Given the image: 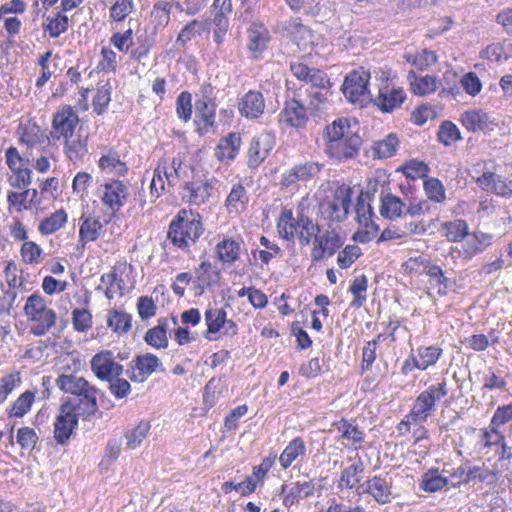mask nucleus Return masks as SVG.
Returning a JSON list of instances; mask_svg holds the SVG:
<instances>
[{"instance_id": "864d4df0", "label": "nucleus", "mask_w": 512, "mask_h": 512, "mask_svg": "<svg viewBox=\"0 0 512 512\" xmlns=\"http://www.w3.org/2000/svg\"><path fill=\"white\" fill-rule=\"evenodd\" d=\"M425 193L431 201L441 203L445 200V189L437 178H429L424 181Z\"/></svg>"}, {"instance_id": "6ab92c4d", "label": "nucleus", "mask_w": 512, "mask_h": 512, "mask_svg": "<svg viewBox=\"0 0 512 512\" xmlns=\"http://www.w3.org/2000/svg\"><path fill=\"white\" fill-rule=\"evenodd\" d=\"M362 492L370 494L379 504L391 501V478L374 476L359 487Z\"/></svg>"}, {"instance_id": "f257e3e1", "label": "nucleus", "mask_w": 512, "mask_h": 512, "mask_svg": "<svg viewBox=\"0 0 512 512\" xmlns=\"http://www.w3.org/2000/svg\"><path fill=\"white\" fill-rule=\"evenodd\" d=\"M326 154L337 160L354 158L362 145L359 127L351 126L348 119H337L326 127Z\"/></svg>"}, {"instance_id": "58836bf2", "label": "nucleus", "mask_w": 512, "mask_h": 512, "mask_svg": "<svg viewBox=\"0 0 512 512\" xmlns=\"http://www.w3.org/2000/svg\"><path fill=\"white\" fill-rule=\"evenodd\" d=\"M68 27L69 19L61 12L56 13L53 17H48L44 23V30L47 31L52 38H56L66 32Z\"/></svg>"}, {"instance_id": "ddd939ff", "label": "nucleus", "mask_w": 512, "mask_h": 512, "mask_svg": "<svg viewBox=\"0 0 512 512\" xmlns=\"http://www.w3.org/2000/svg\"><path fill=\"white\" fill-rule=\"evenodd\" d=\"M462 125L471 132L489 133L497 126L496 119L483 110H469L461 114Z\"/></svg>"}, {"instance_id": "e433bc0d", "label": "nucleus", "mask_w": 512, "mask_h": 512, "mask_svg": "<svg viewBox=\"0 0 512 512\" xmlns=\"http://www.w3.org/2000/svg\"><path fill=\"white\" fill-rule=\"evenodd\" d=\"M368 288V279L365 275L356 277L349 287V292L353 295L351 307L360 308L366 302V291Z\"/></svg>"}, {"instance_id": "20e7f679", "label": "nucleus", "mask_w": 512, "mask_h": 512, "mask_svg": "<svg viewBox=\"0 0 512 512\" xmlns=\"http://www.w3.org/2000/svg\"><path fill=\"white\" fill-rule=\"evenodd\" d=\"M278 231L286 240L297 237L301 246H307L317 233L319 226L303 212L294 217L291 210H284L278 221Z\"/></svg>"}, {"instance_id": "9d476101", "label": "nucleus", "mask_w": 512, "mask_h": 512, "mask_svg": "<svg viewBox=\"0 0 512 512\" xmlns=\"http://www.w3.org/2000/svg\"><path fill=\"white\" fill-rule=\"evenodd\" d=\"M343 243V239L334 228H328L322 234L317 233L311 251L312 260L319 262L325 257H332Z\"/></svg>"}, {"instance_id": "473e14b6", "label": "nucleus", "mask_w": 512, "mask_h": 512, "mask_svg": "<svg viewBox=\"0 0 512 512\" xmlns=\"http://www.w3.org/2000/svg\"><path fill=\"white\" fill-rule=\"evenodd\" d=\"M106 322L113 332L127 333L132 326V317L124 311L114 309L109 311Z\"/></svg>"}, {"instance_id": "a878e982", "label": "nucleus", "mask_w": 512, "mask_h": 512, "mask_svg": "<svg viewBox=\"0 0 512 512\" xmlns=\"http://www.w3.org/2000/svg\"><path fill=\"white\" fill-rule=\"evenodd\" d=\"M215 250L220 262L223 264H233L239 258L241 246L236 240L224 238L217 243Z\"/></svg>"}, {"instance_id": "cd10ccee", "label": "nucleus", "mask_w": 512, "mask_h": 512, "mask_svg": "<svg viewBox=\"0 0 512 512\" xmlns=\"http://www.w3.org/2000/svg\"><path fill=\"white\" fill-rule=\"evenodd\" d=\"M405 207L406 203L391 193L381 196L380 214L387 219L401 217Z\"/></svg>"}, {"instance_id": "a18cd8bd", "label": "nucleus", "mask_w": 512, "mask_h": 512, "mask_svg": "<svg viewBox=\"0 0 512 512\" xmlns=\"http://www.w3.org/2000/svg\"><path fill=\"white\" fill-rule=\"evenodd\" d=\"M21 384V375L18 371H13L0 378V405L5 402L7 397Z\"/></svg>"}, {"instance_id": "f8f14e48", "label": "nucleus", "mask_w": 512, "mask_h": 512, "mask_svg": "<svg viewBox=\"0 0 512 512\" xmlns=\"http://www.w3.org/2000/svg\"><path fill=\"white\" fill-rule=\"evenodd\" d=\"M161 365L160 359L154 354L138 355L129 363L126 374L132 381L142 383Z\"/></svg>"}, {"instance_id": "09e8293b", "label": "nucleus", "mask_w": 512, "mask_h": 512, "mask_svg": "<svg viewBox=\"0 0 512 512\" xmlns=\"http://www.w3.org/2000/svg\"><path fill=\"white\" fill-rule=\"evenodd\" d=\"M38 192L36 189H26L21 193L9 192L7 196V202L11 206L19 205L18 210L28 209L27 203H35Z\"/></svg>"}, {"instance_id": "37998d69", "label": "nucleus", "mask_w": 512, "mask_h": 512, "mask_svg": "<svg viewBox=\"0 0 512 512\" xmlns=\"http://www.w3.org/2000/svg\"><path fill=\"white\" fill-rule=\"evenodd\" d=\"M438 141L445 146L457 142L461 139V134L458 127L451 121H444L437 133Z\"/></svg>"}, {"instance_id": "ea45409f", "label": "nucleus", "mask_w": 512, "mask_h": 512, "mask_svg": "<svg viewBox=\"0 0 512 512\" xmlns=\"http://www.w3.org/2000/svg\"><path fill=\"white\" fill-rule=\"evenodd\" d=\"M35 401V393L27 390L22 393L13 403L9 410L11 417H23L31 408Z\"/></svg>"}, {"instance_id": "774afa93", "label": "nucleus", "mask_w": 512, "mask_h": 512, "mask_svg": "<svg viewBox=\"0 0 512 512\" xmlns=\"http://www.w3.org/2000/svg\"><path fill=\"white\" fill-rule=\"evenodd\" d=\"M133 9L132 0H117L110 9V16L115 21H122Z\"/></svg>"}, {"instance_id": "49530a36", "label": "nucleus", "mask_w": 512, "mask_h": 512, "mask_svg": "<svg viewBox=\"0 0 512 512\" xmlns=\"http://www.w3.org/2000/svg\"><path fill=\"white\" fill-rule=\"evenodd\" d=\"M447 485V479L437 471L430 470L422 476L420 487L430 493L437 492Z\"/></svg>"}, {"instance_id": "423d86ee", "label": "nucleus", "mask_w": 512, "mask_h": 512, "mask_svg": "<svg viewBox=\"0 0 512 512\" xmlns=\"http://www.w3.org/2000/svg\"><path fill=\"white\" fill-rule=\"evenodd\" d=\"M370 73L363 68L350 72L342 85V91L346 99L363 107L373 101L372 95L368 90V81Z\"/></svg>"}, {"instance_id": "9b49d317", "label": "nucleus", "mask_w": 512, "mask_h": 512, "mask_svg": "<svg viewBox=\"0 0 512 512\" xmlns=\"http://www.w3.org/2000/svg\"><path fill=\"white\" fill-rule=\"evenodd\" d=\"M436 410V403L428 395L417 396L410 413L398 425V430L406 432L410 430V426L420 425L424 423L428 417Z\"/></svg>"}, {"instance_id": "aec40b11", "label": "nucleus", "mask_w": 512, "mask_h": 512, "mask_svg": "<svg viewBox=\"0 0 512 512\" xmlns=\"http://www.w3.org/2000/svg\"><path fill=\"white\" fill-rule=\"evenodd\" d=\"M104 191L102 196L103 203L113 212H116L124 205L128 196L127 186L119 180L106 182L103 185Z\"/></svg>"}, {"instance_id": "69168bd1", "label": "nucleus", "mask_w": 512, "mask_h": 512, "mask_svg": "<svg viewBox=\"0 0 512 512\" xmlns=\"http://www.w3.org/2000/svg\"><path fill=\"white\" fill-rule=\"evenodd\" d=\"M166 173V165L159 164L153 173V178L150 183V191L151 195L155 198H158L162 191L165 189V180L162 177V174Z\"/></svg>"}, {"instance_id": "a211bd4d", "label": "nucleus", "mask_w": 512, "mask_h": 512, "mask_svg": "<svg viewBox=\"0 0 512 512\" xmlns=\"http://www.w3.org/2000/svg\"><path fill=\"white\" fill-rule=\"evenodd\" d=\"M264 109L265 100L260 91H248L238 103L239 113L247 119H258Z\"/></svg>"}, {"instance_id": "b1692460", "label": "nucleus", "mask_w": 512, "mask_h": 512, "mask_svg": "<svg viewBox=\"0 0 512 512\" xmlns=\"http://www.w3.org/2000/svg\"><path fill=\"white\" fill-rule=\"evenodd\" d=\"M103 224L96 217H87L79 229L78 250L83 251L88 242L96 241L103 231Z\"/></svg>"}, {"instance_id": "f704fd0d", "label": "nucleus", "mask_w": 512, "mask_h": 512, "mask_svg": "<svg viewBox=\"0 0 512 512\" xmlns=\"http://www.w3.org/2000/svg\"><path fill=\"white\" fill-rule=\"evenodd\" d=\"M226 311L224 309L210 308L205 312V321L207 324V331L205 337L209 340L212 338L209 334H215L219 332L222 326L225 324Z\"/></svg>"}, {"instance_id": "7c9ffc66", "label": "nucleus", "mask_w": 512, "mask_h": 512, "mask_svg": "<svg viewBox=\"0 0 512 512\" xmlns=\"http://www.w3.org/2000/svg\"><path fill=\"white\" fill-rule=\"evenodd\" d=\"M196 122H203L204 126L199 127L200 131L207 132L208 128L215 125L216 104L215 102H195Z\"/></svg>"}, {"instance_id": "bf43d9fd", "label": "nucleus", "mask_w": 512, "mask_h": 512, "mask_svg": "<svg viewBox=\"0 0 512 512\" xmlns=\"http://www.w3.org/2000/svg\"><path fill=\"white\" fill-rule=\"evenodd\" d=\"M310 85V88H331L332 84L327 74L317 68H310V72L307 73L304 81Z\"/></svg>"}, {"instance_id": "052dcab7", "label": "nucleus", "mask_w": 512, "mask_h": 512, "mask_svg": "<svg viewBox=\"0 0 512 512\" xmlns=\"http://www.w3.org/2000/svg\"><path fill=\"white\" fill-rule=\"evenodd\" d=\"M484 56L494 62H502L511 58L512 54L507 51L506 45L503 43H493L484 51Z\"/></svg>"}, {"instance_id": "4be33fe9", "label": "nucleus", "mask_w": 512, "mask_h": 512, "mask_svg": "<svg viewBox=\"0 0 512 512\" xmlns=\"http://www.w3.org/2000/svg\"><path fill=\"white\" fill-rule=\"evenodd\" d=\"M406 99V94L402 88L387 87L379 91L378 96L374 99L375 105L383 112H391L398 108Z\"/></svg>"}, {"instance_id": "13d9d810", "label": "nucleus", "mask_w": 512, "mask_h": 512, "mask_svg": "<svg viewBox=\"0 0 512 512\" xmlns=\"http://www.w3.org/2000/svg\"><path fill=\"white\" fill-rule=\"evenodd\" d=\"M73 327L78 332H85L92 326V315L87 309L76 308L72 311Z\"/></svg>"}, {"instance_id": "7ed1b4c3", "label": "nucleus", "mask_w": 512, "mask_h": 512, "mask_svg": "<svg viewBox=\"0 0 512 512\" xmlns=\"http://www.w3.org/2000/svg\"><path fill=\"white\" fill-rule=\"evenodd\" d=\"M201 217L191 210H180L169 225L167 237L173 245L185 249L196 241L203 233Z\"/></svg>"}, {"instance_id": "5fc2aeb1", "label": "nucleus", "mask_w": 512, "mask_h": 512, "mask_svg": "<svg viewBox=\"0 0 512 512\" xmlns=\"http://www.w3.org/2000/svg\"><path fill=\"white\" fill-rule=\"evenodd\" d=\"M249 201V197L245 187L238 183L233 185L226 199V205L229 208H238V205L244 207Z\"/></svg>"}, {"instance_id": "5701e85b", "label": "nucleus", "mask_w": 512, "mask_h": 512, "mask_svg": "<svg viewBox=\"0 0 512 512\" xmlns=\"http://www.w3.org/2000/svg\"><path fill=\"white\" fill-rule=\"evenodd\" d=\"M247 48L252 53H261L270 41L268 29L260 23H252L247 30Z\"/></svg>"}, {"instance_id": "2eb2a0df", "label": "nucleus", "mask_w": 512, "mask_h": 512, "mask_svg": "<svg viewBox=\"0 0 512 512\" xmlns=\"http://www.w3.org/2000/svg\"><path fill=\"white\" fill-rule=\"evenodd\" d=\"M309 112V107H305L302 102L293 97L285 101L280 113V121H284L291 127L300 128L308 121Z\"/></svg>"}, {"instance_id": "0eeeda50", "label": "nucleus", "mask_w": 512, "mask_h": 512, "mask_svg": "<svg viewBox=\"0 0 512 512\" xmlns=\"http://www.w3.org/2000/svg\"><path fill=\"white\" fill-rule=\"evenodd\" d=\"M352 188L341 185L336 188L332 197H327L320 205L324 219L332 222H342L346 219L351 204Z\"/></svg>"}, {"instance_id": "c9c22d12", "label": "nucleus", "mask_w": 512, "mask_h": 512, "mask_svg": "<svg viewBox=\"0 0 512 512\" xmlns=\"http://www.w3.org/2000/svg\"><path fill=\"white\" fill-rule=\"evenodd\" d=\"M67 222V214L64 210L60 209L49 217L43 219L38 227L42 235H50L58 231Z\"/></svg>"}, {"instance_id": "4468645a", "label": "nucleus", "mask_w": 512, "mask_h": 512, "mask_svg": "<svg viewBox=\"0 0 512 512\" xmlns=\"http://www.w3.org/2000/svg\"><path fill=\"white\" fill-rule=\"evenodd\" d=\"M275 145V136L272 133H262L255 136L250 143L248 150V164L250 167H257L268 156Z\"/></svg>"}, {"instance_id": "39448f33", "label": "nucleus", "mask_w": 512, "mask_h": 512, "mask_svg": "<svg viewBox=\"0 0 512 512\" xmlns=\"http://www.w3.org/2000/svg\"><path fill=\"white\" fill-rule=\"evenodd\" d=\"M24 311L28 319L33 323L31 332L35 336L45 335L55 325V311L48 308L46 300L36 293L28 297Z\"/></svg>"}, {"instance_id": "c756f323", "label": "nucleus", "mask_w": 512, "mask_h": 512, "mask_svg": "<svg viewBox=\"0 0 512 512\" xmlns=\"http://www.w3.org/2000/svg\"><path fill=\"white\" fill-rule=\"evenodd\" d=\"M322 169V164L313 161L300 163L293 167L288 175L290 182L294 180L307 181L317 176Z\"/></svg>"}, {"instance_id": "4d7b16f0", "label": "nucleus", "mask_w": 512, "mask_h": 512, "mask_svg": "<svg viewBox=\"0 0 512 512\" xmlns=\"http://www.w3.org/2000/svg\"><path fill=\"white\" fill-rule=\"evenodd\" d=\"M361 255V249L357 245H347L339 252L337 264L341 269L349 268Z\"/></svg>"}, {"instance_id": "c85d7f7f", "label": "nucleus", "mask_w": 512, "mask_h": 512, "mask_svg": "<svg viewBox=\"0 0 512 512\" xmlns=\"http://www.w3.org/2000/svg\"><path fill=\"white\" fill-rule=\"evenodd\" d=\"M411 90L414 94L424 96L430 94L437 89V77L435 76H422L417 77L413 71L408 74Z\"/></svg>"}, {"instance_id": "72a5a7b5", "label": "nucleus", "mask_w": 512, "mask_h": 512, "mask_svg": "<svg viewBox=\"0 0 512 512\" xmlns=\"http://www.w3.org/2000/svg\"><path fill=\"white\" fill-rule=\"evenodd\" d=\"M442 352V349L437 345L418 347L416 350L417 355L415 356L418 358L420 370L424 371L430 366L435 365L441 357Z\"/></svg>"}, {"instance_id": "bb28decb", "label": "nucleus", "mask_w": 512, "mask_h": 512, "mask_svg": "<svg viewBox=\"0 0 512 512\" xmlns=\"http://www.w3.org/2000/svg\"><path fill=\"white\" fill-rule=\"evenodd\" d=\"M63 139L65 153L70 160H79L87 153V136H82L79 131Z\"/></svg>"}, {"instance_id": "6e6d98bb", "label": "nucleus", "mask_w": 512, "mask_h": 512, "mask_svg": "<svg viewBox=\"0 0 512 512\" xmlns=\"http://www.w3.org/2000/svg\"><path fill=\"white\" fill-rule=\"evenodd\" d=\"M307 93L310 98L308 107L312 114L318 111L321 106L327 102L328 96L330 95V88H309L307 89Z\"/></svg>"}, {"instance_id": "680f3d73", "label": "nucleus", "mask_w": 512, "mask_h": 512, "mask_svg": "<svg viewBox=\"0 0 512 512\" xmlns=\"http://www.w3.org/2000/svg\"><path fill=\"white\" fill-rule=\"evenodd\" d=\"M110 101V89L107 86L99 87L92 101L93 110L98 115H101L108 107Z\"/></svg>"}, {"instance_id": "c03bdc74", "label": "nucleus", "mask_w": 512, "mask_h": 512, "mask_svg": "<svg viewBox=\"0 0 512 512\" xmlns=\"http://www.w3.org/2000/svg\"><path fill=\"white\" fill-rule=\"evenodd\" d=\"M398 144L397 136L391 133L385 139L375 143L374 153L380 159L389 158L396 153Z\"/></svg>"}, {"instance_id": "603ef678", "label": "nucleus", "mask_w": 512, "mask_h": 512, "mask_svg": "<svg viewBox=\"0 0 512 512\" xmlns=\"http://www.w3.org/2000/svg\"><path fill=\"white\" fill-rule=\"evenodd\" d=\"M176 113L184 122H188L192 115V95L187 91L181 92L176 99Z\"/></svg>"}, {"instance_id": "dca6fc26", "label": "nucleus", "mask_w": 512, "mask_h": 512, "mask_svg": "<svg viewBox=\"0 0 512 512\" xmlns=\"http://www.w3.org/2000/svg\"><path fill=\"white\" fill-rule=\"evenodd\" d=\"M81 414H76V410L68 405L62 406V414L57 417L55 422V438L60 445L70 437L73 428L77 425V419Z\"/></svg>"}, {"instance_id": "1a4fd4ad", "label": "nucleus", "mask_w": 512, "mask_h": 512, "mask_svg": "<svg viewBox=\"0 0 512 512\" xmlns=\"http://www.w3.org/2000/svg\"><path fill=\"white\" fill-rule=\"evenodd\" d=\"M79 123L77 112L69 105L60 107L53 115L52 129L50 135L54 140H60L63 137H71L76 132Z\"/></svg>"}, {"instance_id": "2f4dec72", "label": "nucleus", "mask_w": 512, "mask_h": 512, "mask_svg": "<svg viewBox=\"0 0 512 512\" xmlns=\"http://www.w3.org/2000/svg\"><path fill=\"white\" fill-rule=\"evenodd\" d=\"M232 12L231 0H214L210 6L208 20L212 24L229 25V14Z\"/></svg>"}, {"instance_id": "338daca9", "label": "nucleus", "mask_w": 512, "mask_h": 512, "mask_svg": "<svg viewBox=\"0 0 512 512\" xmlns=\"http://www.w3.org/2000/svg\"><path fill=\"white\" fill-rule=\"evenodd\" d=\"M314 493V484L310 481L296 482L290 488V497L292 502H296L299 499H304L311 496Z\"/></svg>"}, {"instance_id": "79ce46f5", "label": "nucleus", "mask_w": 512, "mask_h": 512, "mask_svg": "<svg viewBox=\"0 0 512 512\" xmlns=\"http://www.w3.org/2000/svg\"><path fill=\"white\" fill-rule=\"evenodd\" d=\"M150 428L151 426L149 422L141 421L135 428L129 430L125 434L126 446L134 448L136 446L143 445V442L146 439Z\"/></svg>"}, {"instance_id": "3c124183", "label": "nucleus", "mask_w": 512, "mask_h": 512, "mask_svg": "<svg viewBox=\"0 0 512 512\" xmlns=\"http://www.w3.org/2000/svg\"><path fill=\"white\" fill-rule=\"evenodd\" d=\"M99 166L101 169L107 172H113L118 175H122L126 172L127 168L116 153H109L103 155L99 160Z\"/></svg>"}, {"instance_id": "393cba45", "label": "nucleus", "mask_w": 512, "mask_h": 512, "mask_svg": "<svg viewBox=\"0 0 512 512\" xmlns=\"http://www.w3.org/2000/svg\"><path fill=\"white\" fill-rule=\"evenodd\" d=\"M168 321L166 318L158 319V325L149 329L144 337L145 342L156 348L165 349L168 347Z\"/></svg>"}, {"instance_id": "8fccbe9b", "label": "nucleus", "mask_w": 512, "mask_h": 512, "mask_svg": "<svg viewBox=\"0 0 512 512\" xmlns=\"http://www.w3.org/2000/svg\"><path fill=\"white\" fill-rule=\"evenodd\" d=\"M363 472L362 465L352 464L347 467L340 478L339 487L352 489L355 487L361 480V473Z\"/></svg>"}, {"instance_id": "f03ea898", "label": "nucleus", "mask_w": 512, "mask_h": 512, "mask_svg": "<svg viewBox=\"0 0 512 512\" xmlns=\"http://www.w3.org/2000/svg\"><path fill=\"white\" fill-rule=\"evenodd\" d=\"M56 385L63 392L79 397V402L71 406L76 410V414H81L84 418L95 414L98 409L99 390L84 377L76 374H62L57 378Z\"/></svg>"}, {"instance_id": "0e129e2a", "label": "nucleus", "mask_w": 512, "mask_h": 512, "mask_svg": "<svg viewBox=\"0 0 512 512\" xmlns=\"http://www.w3.org/2000/svg\"><path fill=\"white\" fill-rule=\"evenodd\" d=\"M241 145V137L238 133H229L218 144V149H228V159H234Z\"/></svg>"}, {"instance_id": "f3484780", "label": "nucleus", "mask_w": 512, "mask_h": 512, "mask_svg": "<svg viewBox=\"0 0 512 512\" xmlns=\"http://www.w3.org/2000/svg\"><path fill=\"white\" fill-rule=\"evenodd\" d=\"M213 186L208 179L186 182L182 192V198L194 205L205 203L211 196Z\"/></svg>"}, {"instance_id": "412c9836", "label": "nucleus", "mask_w": 512, "mask_h": 512, "mask_svg": "<svg viewBox=\"0 0 512 512\" xmlns=\"http://www.w3.org/2000/svg\"><path fill=\"white\" fill-rule=\"evenodd\" d=\"M478 186L487 191H492L502 197L512 195V180L502 178L493 172L486 171L476 178Z\"/></svg>"}, {"instance_id": "6e6552de", "label": "nucleus", "mask_w": 512, "mask_h": 512, "mask_svg": "<svg viewBox=\"0 0 512 512\" xmlns=\"http://www.w3.org/2000/svg\"><path fill=\"white\" fill-rule=\"evenodd\" d=\"M91 370L98 379L111 382V380L123 374L124 367L116 362L112 351L104 350L92 357Z\"/></svg>"}, {"instance_id": "a19ab883", "label": "nucleus", "mask_w": 512, "mask_h": 512, "mask_svg": "<svg viewBox=\"0 0 512 512\" xmlns=\"http://www.w3.org/2000/svg\"><path fill=\"white\" fill-rule=\"evenodd\" d=\"M101 284L98 289L105 287V295L108 299H112L115 294L122 295L123 280L118 278L116 272L111 271L101 276Z\"/></svg>"}, {"instance_id": "e2e57ef3", "label": "nucleus", "mask_w": 512, "mask_h": 512, "mask_svg": "<svg viewBox=\"0 0 512 512\" xmlns=\"http://www.w3.org/2000/svg\"><path fill=\"white\" fill-rule=\"evenodd\" d=\"M42 249L35 242H25L21 247V256L29 264L39 263L41 260Z\"/></svg>"}, {"instance_id": "de8ad7c7", "label": "nucleus", "mask_w": 512, "mask_h": 512, "mask_svg": "<svg viewBox=\"0 0 512 512\" xmlns=\"http://www.w3.org/2000/svg\"><path fill=\"white\" fill-rule=\"evenodd\" d=\"M405 57L409 63L420 70H424L437 62L436 53L427 49H423L416 54H408Z\"/></svg>"}, {"instance_id": "4c0bfd02", "label": "nucleus", "mask_w": 512, "mask_h": 512, "mask_svg": "<svg viewBox=\"0 0 512 512\" xmlns=\"http://www.w3.org/2000/svg\"><path fill=\"white\" fill-rule=\"evenodd\" d=\"M442 228L446 239L450 242L462 241L468 235V224L465 220L445 222Z\"/></svg>"}]
</instances>
